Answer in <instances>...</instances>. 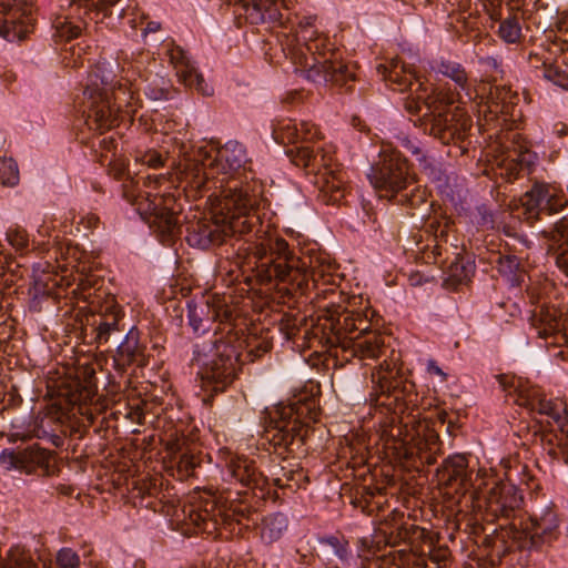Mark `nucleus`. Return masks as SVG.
<instances>
[{"instance_id":"obj_35","label":"nucleus","mask_w":568,"mask_h":568,"mask_svg":"<svg viewBox=\"0 0 568 568\" xmlns=\"http://www.w3.org/2000/svg\"><path fill=\"white\" fill-rule=\"evenodd\" d=\"M420 555L407 549H399L389 552L378 560L379 568H416Z\"/></svg>"},{"instance_id":"obj_52","label":"nucleus","mask_w":568,"mask_h":568,"mask_svg":"<svg viewBox=\"0 0 568 568\" xmlns=\"http://www.w3.org/2000/svg\"><path fill=\"white\" fill-rule=\"evenodd\" d=\"M201 503L202 506H204L213 517H217L220 524H222L219 513H222L221 508H225V497H215L213 495H209L207 497L201 499Z\"/></svg>"},{"instance_id":"obj_1","label":"nucleus","mask_w":568,"mask_h":568,"mask_svg":"<svg viewBox=\"0 0 568 568\" xmlns=\"http://www.w3.org/2000/svg\"><path fill=\"white\" fill-rule=\"evenodd\" d=\"M148 58L140 55L124 62L120 78L109 61H98L91 67L84 83L82 98L77 102V112L85 119L90 130L104 131L114 125L120 116H131L136 111V91L145 83L144 93L153 101L166 100L170 81L153 74L145 67Z\"/></svg>"},{"instance_id":"obj_45","label":"nucleus","mask_w":568,"mask_h":568,"mask_svg":"<svg viewBox=\"0 0 568 568\" xmlns=\"http://www.w3.org/2000/svg\"><path fill=\"white\" fill-rule=\"evenodd\" d=\"M55 36L63 40H72L81 33V26L68 18H58L54 22Z\"/></svg>"},{"instance_id":"obj_47","label":"nucleus","mask_w":568,"mask_h":568,"mask_svg":"<svg viewBox=\"0 0 568 568\" xmlns=\"http://www.w3.org/2000/svg\"><path fill=\"white\" fill-rule=\"evenodd\" d=\"M322 544L328 548V554L336 556L342 562H346L348 557V544L337 537H328L322 540Z\"/></svg>"},{"instance_id":"obj_5","label":"nucleus","mask_w":568,"mask_h":568,"mask_svg":"<svg viewBox=\"0 0 568 568\" xmlns=\"http://www.w3.org/2000/svg\"><path fill=\"white\" fill-rule=\"evenodd\" d=\"M316 399L303 396L277 408L271 416L270 424L265 428L264 437L277 449L292 452L295 444L303 443L307 433L304 419L315 422L317 418Z\"/></svg>"},{"instance_id":"obj_14","label":"nucleus","mask_w":568,"mask_h":568,"mask_svg":"<svg viewBox=\"0 0 568 568\" xmlns=\"http://www.w3.org/2000/svg\"><path fill=\"white\" fill-rule=\"evenodd\" d=\"M33 21V0H0V37L3 39H24Z\"/></svg>"},{"instance_id":"obj_28","label":"nucleus","mask_w":568,"mask_h":568,"mask_svg":"<svg viewBox=\"0 0 568 568\" xmlns=\"http://www.w3.org/2000/svg\"><path fill=\"white\" fill-rule=\"evenodd\" d=\"M230 2L240 6L252 24L266 21L280 22L282 19L281 0H230Z\"/></svg>"},{"instance_id":"obj_2","label":"nucleus","mask_w":568,"mask_h":568,"mask_svg":"<svg viewBox=\"0 0 568 568\" xmlns=\"http://www.w3.org/2000/svg\"><path fill=\"white\" fill-rule=\"evenodd\" d=\"M429 71L442 74L450 79L455 89L450 84H426L422 81L419 71L407 69V67L393 59L389 63H381L377 65V72L387 81L399 87L400 91L412 89L414 83L417 84L415 95L406 101V110L418 121H424L425 131L429 130L430 134L436 135V130L440 131L447 126L448 122L462 121L465 116V101L460 95L464 92L468 101H471L469 91L468 75L464 67L455 61L445 59H435L427 62Z\"/></svg>"},{"instance_id":"obj_30","label":"nucleus","mask_w":568,"mask_h":568,"mask_svg":"<svg viewBox=\"0 0 568 568\" xmlns=\"http://www.w3.org/2000/svg\"><path fill=\"white\" fill-rule=\"evenodd\" d=\"M189 242L202 247L220 245L225 241L226 229L217 223L199 221L191 225Z\"/></svg>"},{"instance_id":"obj_7","label":"nucleus","mask_w":568,"mask_h":568,"mask_svg":"<svg viewBox=\"0 0 568 568\" xmlns=\"http://www.w3.org/2000/svg\"><path fill=\"white\" fill-rule=\"evenodd\" d=\"M242 344L231 331L224 336H215L212 341L211 359L204 363L200 372L206 390L221 393L233 383L240 369Z\"/></svg>"},{"instance_id":"obj_18","label":"nucleus","mask_w":568,"mask_h":568,"mask_svg":"<svg viewBox=\"0 0 568 568\" xmlns=\"http://www.w3.org/2000/svg\"><path fill=\"white\" fill-rule=\"evenodd\" d=\"M51 452L32 444L22 449L10 450L4 449L0 454V463L7 469H18L26 474H32L37 469L44 470L45 475L50 474Z\"/></svg>"},{"instance_id":"obj_54","label":"nucleus","mask_w":568,"mask_h":568,"mask_svg":"<svg viewBox=\"0 0 568 568\" xmlns=\"http://www.w3.org/2000/svg\"><path fill=\"white\" fill-rule=\"evenodd\" d=\"M519 266L518 258L514 255L499 257V270L503 273H513Z\"/></svg>"},{"instance_id":"obj_38","label":"nucleus","mask_w":568,"mask_h":568,"mask_svg":"<svg viewBox=\"0 0 568 568\" xmlns=\"http://www.w3.org/2000/svg\"><path fill=\"white\" fill-rule=\"evenodd\" d=\"M285 154L296 166L307 168L315 164L316 154L308 144H285Z\"/></svg>"},{"instance_id":"obj_56","label":"nucleus","mask_w":568,"mask_h":568,"mask_svg":"<svg viewBox=\"0 0 568 568\" xmlns=\"http://www.w3.org/2000/svg\"><path fill=\"white\" fill-rule=\"evenodd\" d=\"M196 465V462L193 456H189L186 454H183L179 462V468L184 469L185 471H189L193 469Z\"/></svg>"},{"instance_id":"obj_3","label":"nucleus","mask_w":568,"mask_h":568,"mask_svg":"<svg viewBox=\"0 0 568 568\" xmlns=\"http://www.w3.org/2000/svg\"><path fill=\"white\" fill-rule=\"evenodd\" d=\"M256 278L262 285L276 287L290 295H304L315 288L314 300L339 295L335 286V265L325 256L301 258L293 254L283 239H266L253 246Z\"/></svg>"},{"instance_id":"obj_15","label":"nucleus","mask_w":568,"mask_h":568,"mask_svg":"<svg viewBox=\"0 0 568 568\" xmlns=\"http://www.w3.org/2000/svg\"><path fill=\"white\" fill-rule=\"evenodd\" d=\"M162 50L175 70V74L182 84L196 90L204 97L213 95V87L204 80L196 63L186 51L181 47L175 45L173 42L164 43Z\"/></svg>"},{"instance_id":"obj_12","label":"nucleus","mask_w":568,"mask_h":568,"mask_svg":"<svg viewBox=\"0 0 568 568\" xmlns=\"http://www.w3.org/2000/svg\"><path fill=\"white\" fill-rule=\"evenodd\" d=\"M511 470L506 473V480L494 481L486 496V511L491 517L505 523H518L517 511L523 503Z\"/></svg>"},{"instance_id":"obj_63","label":"nucleus","mask_w":568,"mask_h":568,"mask_svg":"<svg viewBox=\"0 0 568 568\" xmlns=\"http://www.w3.org/2000/svg\"><path fill=\"white\" fill-rule=\"evenodd\" d=\"M161 24L156 21H150L148 22L145 29H144V33L148 34V33H153V32H156L159 29H160Z\"/></svg>"},{"instance_id":"obj_53","label":"nucleus","mask_w":568,"mask_h":568,"mask_svg":"<svg viewBox=\"0 0 568 568\" xmlns=\"http://www.w3.org/2000/svg\"><path fill=\"white\" fill-rule=\"evenodd\" d=\"M544 78L547 81L552 82L554 84L567 88L568 87V77L564 71L554 67H547L544 71Z\"/></svg>"},{"instance_id":"obj_46","label":"nucleus","mask_w":568,"mask_h":568,"mask_svg":"<svg viewBox=\"0 0 568 568\" xmlns=\"http://www.w3.org/2000/svg\"><path fill=\"white\" fill-rule=\"evenodd\" d=\"M91 326L94 334L93 338L98 344L108 343L112 334L123 331L122 326L111 325L110 323L104 322H92Z\"/></svg>"},{"instance_id":"obj_40","label":"nucleus","mask_w":568,"mask_h":568,"mask_svg":"<svg viewBox=\"0 0 568 568\" xmlns=\"http://www.w3.org/2000/svg\"><path fill=\"white\" fill-rule=\"evenodd\" d=\"M124 313L114 297H109L101 305L98 315L93 316V322H104L111 325L121 326Z\"/></svg>"},{"instance_id":"obj_39","label":"nucleus","mask_w":568,"mask_h":568,"mask_svg":"<svg viewBox=\"0 0 568 568\" xmlns=\"http://www.w3.org/2000/svg\"><path fill=\"white\" fill-rule=\"evenodd\" d=\"M0 568H38L31 554L20 546L12 547Z\"/></svg>"},{"instance_id":"obj_44","label":"nucleus","mask_w":568,"mask_h":568,"mask_svg":"<svg viewBox=\"0 0 568 568\" xmlns=\"http://www.w3.org/2000/svg\"><path fill=\"white\" fill-rule=\"evenodd\" d=\"M272 345V342L267 337L252 336L246 342V356L250 357V361H255L256 358L270 352Z\"/></svg>"},{"instance_id":"obj_59","label":"nucleus","mask_w":568,"mask_h":568,"mask_svg":"<svg viewBox=\"0 0 568 568\" xmlns=\"http://www.w3.org/2000/svg\"><path fill=\"white\" fill-rule=\"evenodd\" d=\"M427 373L429 375H437L440 377L442 381H446V374L443 372V369L436 364L435 361H428L427 363Z\"/></svg>"},{"instance_id":"obj_55","label":"nucleus","mask_w":568,"mask_h":568,"mask_svg":"<svg viewBox=\"0 0 568 568\" xmlns=\"http://www.w3.org/2000/svg\"><path fill=\"white\" fill-rule=\"evenodd\" d=\"M99 223V217L93 213H87L80 217L78 225H82L84 230H92Z\"/></svg>"},{"instance_id":"obj_20","label":"nucleus","mask_w":568,"mask_h":568,"mask_svg":"<svg viewBox=\"0 0 568 568\" xmlns=\"http://www.w3.org/2000/svg\"><path fill=\"white\" fill-rule=\"evenodd\" d=\"M438 485L453 489L457 494H465L473 487L471 470L468 459L463 454H455L444 459L436 470Z\"/></svg>"},{"instance_id":"obj_25","label":"nucleus","mask_w":568,"mask_h":568,"mask_svg":"<svg viewBox=\"0 0 568 568\" xmlns=\"http://www.w3.org/2000/svg\"><path fill=\"white\" fill-rule=\"evenodd\" d=\"M497 378L503 390L513 398L515 404L531 412L540 405V400L545 396L538 386L524 382L521 378L508 375H499Z\"/></svg>"},{"instance_id":"obj_49","label":"nucleus","mask_w":568,"mask_h":568,"mask_svg":"<svg viewBox=\"0 0 568 568\" xmlns=\"http://www.w3.org/2000/svg\"><path fill=\"white\" fill-rule=\"evenodd\" d=\"M507 91L503 90L498 93L497 99L500 100L497 102H494L491 106H489V111L491 113L500 112L505 115H509L510 118L515 119L516 116H519V113H516V110L513 108L511 102L506 101Z\"/></svg>"},{"instance_id":"obj_60","label":"nucleus","mask_w":568,"mask_h":568,"mask_svg":"<svg viewBox=\"0 0 568 568\" xmlns=\"http://www.w3.org/2000/svg\"><path fill=\"white\" fill-rule=\"evenodd\" d=\"M554 357L568 363V346L560 347L558 351L554 353Z\"/></svg>"},{"instance_id":"obj_41","label":"nucleus","mask_w":568,"mask_h":568,"mask_svg":"<svg viewBox=\"0 0 568 568\" xmlns=\"http://www.w3.org/2000/svg\"><path fill=\"white\" fill-rule=\"evenodd\" d=\"M189 518L192 524L202 528L203 530L216 529L220 525L219 518L213 517L209 510L202 506L201 500L190 506Z\"/></svg>"},{"instance_id":"obj_6","label":"nucleus","mask_w":568,"mask_h":568,"mask_svg":"<svg viewBox=\"0 0 568 568\" xmlns=\"http://www.w3.org/2000/svg\"><path fill=\"white\" fill-rule=\"evenodd\" d=\"M559 537V518L552 504L537 506L527 520L521 517L518 523L501 526L498 538H511L519 549H540Z\"/></svg>"},{"instance_id":"obj_13","label":"nucleus","mask_w":568,"mask_h":568,"mask_svg":"<svg viewBox=\"0 0 568 568\" xmlns=\"http://www.w3.org/2000/svg\"><path fill=\"white\" fill-rule=\"evenodd\" d=\"M524 217L530 224L541 220L542 214L555 215L561 212L568 200L564 194L552 193L550 185L536 181L531 187L520 196Z\"/></svg>"},{"instance_id":"obj_31","label":"nucleus","mask_w":568,"mask_h":568,"mask_svg":"<svg viewBox=\"0 0 568 568\" xmlns=\"http://www.w3.org/2000/svg\"><path fill=\"white\" fill-rule=\"evenodd\" d=\"M532 412H538L541 415L550 417L561 433L566 434L564 455L565 460L568 463V412L566 404L560 399H546L544 396L540 400V405L535 407Z\"/></svg>"},{"instance_id":"obj_19","label":"nucleus","mask_w":568,"mask_h":568,"mask_svg":"<svg viewBox=\"0 0 568 568\" xmlns=\"http://www.w3.org/2000/svg\"><path fill=\"white\" fill-rule=\"evenodd\" d=\"M187 318L194 333H204L213 322L229 323L232 311L222 297L212 295L204 303L189 304Z\"/></svg>"},{"instance_id":"obj_16","label":"nucleus","mask_w":568,"mask_h":568,"mask_svg":"<svg viewBox=\"0 0 568 568\" xmlns=\"http://www.w3.org/2000/svg\"><path fill=\"white\" fill-rule=\"evenodd\" d=\"M403 514H392L381 524L372 536L369 548L381 550L383 546H395L402 541L413 544L416 539H424L426 530L416 525L403 523Z\"/></svg>"},{"instance_id":"obj_11","label":"nucleus","mask_w":568,"mask_h":568,"mask_svg":"<svg viewBox=\"0 0 568 568\" xmlns=\"http://www.w3.org/2000/svg\"><path fill=\"white\" fill-rule=\"evenodd\" d=\"M368 178L374 189L386 195H394L412 183L408 162L394 144H382Z\"/></svg>"},{"instance_id":"obj_50","label":"nucleus","mask_w":568,"mask_h":568,"mask_svg":"<svg viewBox=\"0 0 568 568\" xmlns=\"http://www.w3.org/2000/svg\"><path fill=\"white\" fill-rule=\"evenodd\" d=\"M7 240L10 243V245L14 247L17 251H22L27 248L29 244V237L27 232L19 227L10 229L7 232Z\"/></svg>"},{"instance_id":"obj_22","label":"nucleus","mask_w":568,"mask_h":568,"mask_svg":"<svg viewBox=\"0 0 568 568\" xmlns=\"http://www.w3.org/2000/svg\"><path fill=\"white\" fill-rule=\"evenodd\" d=\"M173 202L174 197L171 195L154 196L149 204V223L159 233L162 242L174 236L180 230L178 215L171 207Z\"/></svg>"},{"instance_id":"obj_8","label":"nucleus","mask_w":568,"mask_h":568,"mask_svg":"<svg viewBox=\"0 0 568 568\" xmlns=\"http://www.w3.org/2000/svg\"><path fill=\"white\" fill-rule=\"evenodd\" d=\"M374 393L372 400L384 406H395L403 412L417 406L418 394L414 382L404 377L395 362L384 361L371 374Z\"/></svg>"},{"instance_id":"obj_26","label":"nucleus","mask_w":568,"mask_h":568,"mask_svg":"<svg viewBox=\"0 0 568 568\" xmlns=\"http://www.w3.org/2000/svg\"><path fill=\"white\" fill-rule=\"evenodd\" d=\"M145 349V346L140 343V332L132 327L116 348L113 357L115 368L125 371L131 365L145 366L148 364Z\"/></svg>"},{"instance_id":"obj_29","label":"nucleus","mask_w":568,"mask_h":568,"mask_svg":"<svg viewBox=\"0 0 568 568\" xmlns=\"http://www.w3.org/2000/svg\"><path fill=\"white\" fill-rule=\"evenodd\" d=\"M542 236L551 242L558 268L568 276V217L562 216Z\"/></svg>"},{"instance_id":"obj_33","label":"nucleus","mask_w":568,"mask_h":568,"mask_svg":"<svg viewBox=\"0 0 568 568\" xmlns=\"http://www.w3.org/2000/svg\"><path fill=\"white\" fill-rule=\"evenodd\" d=\"M288 527V520L282 513L267 515L262 520L261 538L266 544H273L282 538Z\"/></svg>"},{"instance_id":"obj_32","label":"nucleus","mask_w":568,"mask_h":568,"mask_svg":"<svg viewBox=\"0 0 568 568\" xmlns=\"http://www.w3.org/2000/svg\"><path fill=\"white\" fill-rule=\"evenodd\" d=\"M232 493L229 491L225 496V508H221L222 513H219L222 524L231 525L235 521L242 524L244 519H250L253 514L252 508L244 500H237L231 498Z\"/></svg>"},{"instance_id":"obj_51","label":"nucleus","mask_w":568,"mask_h":568,"mask_svg":"<svg viewBox=\"0 0 568 568\" xmlns=\"http://www.w3.org/2000/svg\"><path fill=\"white\" fill-rule=\"evenodd\" d=\"M449 556L450 551L447 546H434L428 552L430 561L436 564L437 568H447Z\"/></svg>"},{"instance_id":"obj_61","label":"nucleus","mask_w":568,"mask_h":568,"mask_svg":"<svg viewBox=\"0 0 568 568\" xmlns=\"http://www.w3.org/2000/svg\"><path fill=\"white\" fill-rule=\"evenodd\" d=\"M207 155H209V152L205 150V148L204 146H199L197 155H194L192 161H194V162H203L206 159Z\"/></svg>"},{"instance_id":"obj_23","label":"nucleus","mask_w":568,"mask_h":568,"mask_svg":"<svg viewBox=\"0 0 568 568\" xmlns=\"http://www.w3.org/2000/svg\"><path fill=\"white\" fill-rule=\"evenodd\" d=\"M223 479L248 488L262 489L268 485V478L258 471L253 460L244 456H233L227 460Z\"/></svg>"},{"instance_id":"obj_34","label":"nucleus","mask_w":568,"mask_h":568,"mask_svg":"<svg viewBox=\"0 0 568 568\" xmlns=\"http://www.w3.org/2000/svg\"><path fill=\"white\" fill-rule=\"evenodd\" d=\"M215 160L225 162L230 170H239L246 161V151L243 144H217L215 148Z\"/></svg>"},{"instance_id":"obj_24","label":"nucleus","mask_w":568,"mask_h":568,"mask_svg":"<svg viewBox=\"0 0 568 568\" xmlns=\"http://www.w3.org/2000/svg\"><path fill=\"white\" fill-rule=\"evenodd\" d=\"M234 196V203L239 207L240 213L232 215L223 224L224 229H226L225 237L234 234H250L258 226V216L250 211L254 206L255 201L244 190H240Z\"/></svg>"},{"instance_id":"obj_62","label":"nucleus","mask_w":568,"mask_h":568,"mask_svg":"<svg viewBox=\"0 0 568 568\" xmlns=\"http://www.w3.org/2000/svg\"><path fill=\"white\" fill-rule=\"evenodd\" d=\"M509 524H510V523L499 524V528L495 530L496 539L500 540V541H501V542H504V544H508V542H510V544L508 545V548H511V547H513V545H514V546H516L517 548H519V547H518V545H517V544H516L511 538H506V540H503L501 538H498V531L501 529V526H508Z\"/></svg>"},{"instance_id":"obj_27","label":"nucleus","mask_w":568,"mask_h":568,"mask_svg":"<svg viewBox=\"0 0 568 568\" xmlns=\"http://www.w3.org/2000/svg\"><path fill=\"white\" fill-rule=\"evenodd\" d=\"M95 372L91 366H82L75 371V376L68 384L64 395L72 405H83L97 395Z\"/></svg>"},{"instance_id":"obj_10","label":"nucleus","mask_w":568,"mask_h":568,"mask_svg":"<svg viewBox=\"0 0 568 568\" xmlns=\"http://www.w3.org/2000/svg\"><path fill=\"white\" fill-rule=\"evenodd\" d=\"M392 448L397 450L398 456L407 459H418L420 464L433 465L437 456L442 455V443L439 435L425 422H419L410 430L403 434L399 426L392 427ZM390 447V445L388 446Z\"/></svg>"},{"instance_id":"obj_48","label":"nucleus","mask_w":568,"mask_h":568,"mask_svg":"<svg viewBox=\"0 0 568 568\" xmlns=\"http://www.w3.org/2000/svg\"><path fill=\"white\" fill-rule=\"evenodd\" d=\"M57 564L60 568H78L80 557L74 550L65 547L58 551Z\"/></svg>"},{"instance_id":"obj_42","label":"nucleus","mask_w":568,"mask_h":568,"mask_svg":"<svg viewBox=\"0 0 568 568\" xmlns=\"http://www.w3.org/2000/svg\"><path fill=\"white\" fill-rule=\"evenodd\" d=\"M497 33L504 42L517 43L521 37V24L516 17H508L500 21Z\"/></svg>"},{"instance_id":"obj_57","label":"nucleus","mask_w":568,"mask_h":568,"mask_svg":"<svg viewBox=\"0 0 568 568\" xmlns=\"http://www.w3.org/2000/svg\"><path fill=\"white\" fill-rule=\"evenodd\" d=\"M118 0H85V7H95L101 10H106L116 3Z\"/></svg>"},{"instance_id":"obj_36","label":"nucleus","mask_w":568,"mask_h":568,"mask_svg":"<svg viewBox=\"0 0 568 568\" xmlns=\"http://www.w3.org/2000/svg\"><path fill=\"white\" fill-rule=\"evenodd\" d=\"M474 272L475 264L460 253H455L454 258L447 265V276L453 284H462L468 281Z\"/></svg>"},{"instance_id":"obj_58","label":"nucleus","mask_w":568,"mask_h":568,"mask_svg":"<svg viewBox=\"0 0 568 568\" xmlns=\"http://www.w3.org/2000/svg\"><path fill=\"white\" fill-rule=\"evenodd\" d=\"M143 161L151 168H159L163 164V158L158 153L146 154Z\"/></svg>"},{"instance_id":"obj_17","label":"nucleus","mask_w":568,"mask_h":568,"mask_svg":"<svg viewBox=\"0 0 568 568\" xmlns=\"http://www.w3.org/2000/svg\"><path fill=\"white\" fill-rule=\"evenodd\" d=\"M385 352L384 335L367 328L356 333L355 337H352L341 352H335V355L346 362L357 359L362 365L368 366L371 362L377 361Z\"/></svg>"},{"instance_id":"obj_21","label":"nucleus","mask_w":568,"mask_h":568,"mask_svg":"<svg viewBox=\"0 0 568 568\" xmlns=\"http://www.w3.org/2000/svg\"><path fill=\"white\" fill-rule=\"evenodd\" d=\"M531 325L540 338L552 337V348L557 349L560 342H567L566 320L555 305H542L531 316Z\"/></svg>"},{"instance_id":"obj_37","label":"nucleus","mask_w":568,"mask_h":568,"mask_svg":"<svg viewBox=\"0 0 568 568\" xmlns=\"http://www.w3.org/2000/svg\"><path fill=\"white\" fill-rule=\"evenodd\" d=\"M283 463L287 465L274 463L271 466L270 475L266 476L268 483L272 481V484L278 488L291 487L292 481H297L296 476H301V473L294 468L293 464L287 463L285 458H283Z\"/></svg>"},{"instance_id":"obj_9","label":"nucleus","mask_w":568,"mask_h":568,"mask_svg":"<svg viewBox=\"0 0 568 568\" xmlns=\"http://www.w3.org/2000/svg\"><path fill=\"white\" fill-rule=\"evenodd\" d=\"M323 307L325 314L320 318L317 331L322 334L321 339L331 348L341 352L356 333L369 328L367 315L362 312L343 308L334 303Z\"/></svg>"},{"instance_id":"obj_4","label":"nucleus","mask_w":568,"mask_h":568,"mask_svg":"<svg viewBox=\"0 0 568 568\" xmlns=\"http://www.w3.org/2000/svg\"><path fill=\"white\" fill-rule=\"evenodd\" d=\"M315 18L306 17L300 22L295 55L306 69L307 79L318 84L333 82L344 85L354 80V72L349 65L342 61H332L323 51L327 39L321 36L314 27Z\"/></svg>"},{"instance_id":"obj_43","label":"nucleus","mask_w":568,"mask_h":568,"mask_svg":"<svg viewBox=\"0 0 568 568\" xmlns=\"http://www.w3.org/2000/svg\"><path fill=\"white\" fill-rule=\"evenodd\" d=\"M0 180L3 185L10 186L19 182V170L13 159L0 158Z\"/></svg>"},{"instance_id":"obj_64","label":"nucleus","mask_w":568,"mask_h":568,"mask_svg":"<svg viewBox=\"0 0 568 568\" xmlns=\"http://www.w3.org/2000/svg\"><path fill=\"white\" fill-rule=\"evenodd\" d=\"M55 490L58 491V494L64 495V496H69L73 491L72 487L71 486H67V485H58L55 487Z\"/></svg>"}]
</instances>
